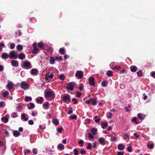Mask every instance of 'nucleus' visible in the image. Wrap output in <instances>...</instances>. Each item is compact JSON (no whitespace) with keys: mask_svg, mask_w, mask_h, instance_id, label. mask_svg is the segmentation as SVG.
Wrapping results in <instances>:
<instances>
[{"mask_svg":"<svg viewBox=\"0 0 155 155\" xmlns=\"http://www.w3.org/2000/svg\"><path fill=\"white\" fill-rule=\"evenodd\" d=\"M130 135L127 134H125L124 136V140H126L127 138H129Z\"/></svg>","mask_w":155,"mask_h":155,"instance_id":"nucleus-43","label":"nucleus"},{"mask_svg":"<svg viewBox=\"0 0 155 155\" xmlns=\"http://www.w3.org/2000/svg\"><path fill=\"white\" fill-rule=\"evenodd\" d=\"M21 118L22 120L24 119L25 121H26L28 120V119L25 117V114L23 113L21 114Z\"/></svg>","mask_w":155,"mask_h":155,"instance_id":"nucleus-25","label":"nucleus"},{"mask_svg":"<svg viewBox=\"0 0 155 155\" xmlns=\"http://www.w3.org/2000/svg\"><path fill=\"white\" fill-rule=\"evenodd\" d=\"M45 77L46 80H48V79H51L53 78V75L52 74H49V72L45 74Z\"/></svg>","mask_w":155,"mask_h":155,"instance_id":"nucleus-9","label":"nucleus"},{"mask_svg":"<svg viewBox=\"0 0 155 155\" xmlns=\"http://www.w3.org/2000/svg\"><path fill=\"white\" fill-rule=\"evenodd\" d=\"M77 95L78 97L79 98L81 97V93L80 92H78L77 93Z\"/></svg>","mask_w":155,"mask_h":155,"instance_id":"nucleus-57","label":"nucleus"},{"mask_svg":"<svg viewBox=\"0 0 155 155\" xmlns=\"http://www.w3.org/2000/svg\"><path fill=\"white\" fill-rule=\"evenodd\" d=\"M91 103L93 105H95L97 104V102L95 100V99H91Z\"/></svg>","mask_w":155,"mask_h":155,"instance_id":"nucleus-35","label":"nucleus"},{"mask_svg":"<svg viewBox=\"0 0 155 155\" xmlns=\"http://www.w3.org/2000/svg\"><path fill=\"white\" fill-rule=\"evenodd\" d=\"M55 61V58L53 57H51L50 58L49 63L51 64H53L54 63Z\"/></svg>","mask_w":155,"mask_h":155,"instance_id":"nucleus-19","label":"nucleus"},{"mask_svg":"<svg viewBox=\"0 0 155 155\" xmlns=\"http://www.w3.org/2000/svg\"><path fill=\"white\" fill-rule=\"evenodd\" d=\"M132 121H134L136 124H138V122L137 121L136 118L135 117H134L132 119Z\"/></svg>","mask_w":155,"mask_h":155,"instance_id":"nucleus-52","label":"nucleus"},{"mask_svg":"<svg viewBox=\"0 0 155 155\" xmlns=\"http://www.w3.org/2000/svg\"><path fill=\"white\" fill-rule=\"evenodd\" d=\"M45 97L48 100H51L55 97V94L54 92L51 90H45L44 92Z\"/></svg>","mask_w":155,"mask_h":155,"instance_id":"nucleus-1","label":"nucleus"},{"mask_svg":"<svg viewBox=\"0 0 155 155\" xmlns=\"http://www.w3.org/2000/svg\"><path fill=\"white\" fill-rule=\"evenodd\" d=\"M9 117V115L7 114L5 117L1 118V120L5 123H7L8 121Z\"/></svg>","mask_w":155,"mask_h":155,"instance_id":"nucleus-8","label":"nucleus"},{"mask_svg":"<svg viewBox=\"0 0 155 155\" xmlns=\"http://www.w3.org/2000/svg\"><path fill=\"white\" fill-rule=\"evenodd\" d=\"M108 136L109 137V139L110 140V141L112 142H115L116 141V138L115 137H112L110 136V135H108Z\"/></svg>","mask_w":155,"mask_h":155,"instance_id":"nucleus-21","label":"nucleus"},{"mask_svg":"<svg viewBox=\"0 0 155 155\" xmlns=\"http://www.w3.org/2000/svg\"><path fill=\"white\" fill-rule=\"evenodd\" d=\"M75 76L77 78L81 79L83 77L84 72L81 71H78L76 72Z\"/></svg>","mask_w":155,"mask_h":155,"instance_id":"nucleus-5","label":"nucleus"},{"mask_svg":"<svg viewBox=\"0 0 155 155\" xmlns=\"http://www.w3.org/2000/svg\"><path fill=\"white\" fill-rule=\"evenodd\" d=\"M65 76L63 74H61L59 76V78L62 80H64L65 79Z\"/></svg>","mask_w":155,"mask_h":155,"instance_id":"nucleus-37","label":"nucleus"},{"mask_svg":"<svg viewBox=\"0 0 155 155\" xmlns=\"http://www.w3.org/2000/svg\"><path fill=\"white\" fill-rule=\"evenodd\" d=\"M23 68L25 69H28L32 68L31 64L30 62L28 61H25L23 62Z\"/></svg>","mask_w":155,"mask_h":155,"instance_id":"nucleus-4","label":"nucleus"},{"mask_svg":"<svg viewBox=\"0 0 155 155\" xmlns=\"http://www.w3.org/2000/svg\"><path fill=\"white\" fill-rule=\"evenodd\" d=\"M84 143V141L82 140H81L79 141L78 142V144L79 145H81V147H82L83 146V143Z\"/></svg>","mask_w":155,"mask_h":155,"instance_id":"nucleus-44","label":"nucleus"},{"mask_svg":"<svg viewBox=\"0 0 155 155\" xmlns=\"http://www.w3.org/2000/svg\"><path fill=\"white\" fill-rule=\"evenodd\" d=\"M8 57L10 59L12 58L16 59L18 57L17 53L14 51H11Z\"/></svg>","mask_w":155,"mask_h":155,"instance_id":"nucleus-6","label":"nucleus"},{"mask_svg":"<svg viewBox=\"0 0 155 155\" xmlns=\"http://www.w3.org/2000/svg\"><path fill=\"white\" fill-rule=\"evenodd\" d=\"M8 94V92L7 91H6L3 93L2 96L3 97H7Z\"/></svg>","mask_w":155,"mask_h":155,"instance_id":"nucleus-34","label":"nucleus"},{"mask_svg":"<svg viewBox=\"0 0 155 155\" xmlns=\"http://www.w3.org/2000/svg\"><path fill=\"white\" fill-rule=\"evenodd\" d=\"M64 49L63 48H61L59 49L61 53L63 54H64Z\"/></svg>","mask_w":155,"mask_h":155,"instance_id":"nucleus-51","label":"nucleus"},{"mask_svg":"<svg viewBox=\"0 0 155 155\" xmlns=\"http://www.w3.org/2000/svg\"><path fill=\"white\" fill-rule=\"evenodd\" d=\"M63 130V128H58L57 129V131L58 132L60 133H61L62 132V130Z\"/></svg>","mask_w":155,"mask_h":155,"instance_id":"nucleus-42","label":"nucleus"},{"mask_svg":"<svg viewBox=\"0 0 155 155\" xmlns=\"http://www.w3.org/2000/svg\"><path fill=\"white\" fill-rule=\"evenodd\" d=\"M113 72L110 70H109L107 71V76L110 77L113 75Z\"/></svg>","mask_w":155,"mask_h":155,"instance_id":"nucleus-27","label":"nucleus"},{"mask_svg":"<svg viewBox=\"0 0 155 155\" xmlns=\"http://www.w3.org/2000/svg\"><path fill=\"white\" fill-rule=\"evenodd\" d=\"M142 74V71L141 70H140L139 71L137 72V74L138 76H141Z\"/></svg>","mask_w":155,"mask_h":155,"instance_id":"nucleus-41","label":"nucleus"},{"mask_svg":"<svg viewBox=\"0 0 155 155\" xmlns=\"http://www.w3.org/2000/svg\"><path fill=\"white\" fill-rule=\"evenodd\" d=\"M112 113L111 112H110L109 113V115L107 117V118H111L112 117Z\"/></svg>","mask_w":155,"mask_h":155,"instance_id":"nucleus-64","label":"nucleus"},{"mask_svg":"<svg viewBox=\"0 0 155 155\" xmlns=\"http://www.w3.org/2000/svg\"><path fill=\"white\" fill-rule=\"evenodd\" d=\"M10 45V48L11 49H13L14 48L15 45L14 43H11Z\"/></svg>","mask_w":155,"mask_h":155,"instance_id":"nucleus-40","label":"nucleus"},{"mask_svg":"<svg viewBox=\"0 0 155 155\" xmlns=\"http://www.w3.org/2000/svg\"><path fill=\"white\" fill-rule=\"evenodd\" d=\"M85 151L84 149H81L80 151V153L82 154L85 153Z\"/></svg>","mask_w":155,"mask_h":155,"instance_id":"nucleus-61","label":"nucleus"},{"mask_svg":"<svg viewBox=\"0 0 155 155\" xmlns=\"http://www.w3.org/2000/svg\"><path fill=\"white\" fill-rule=\"evenodd\" d=\"M6 87H7L8 90H11L12 89L13 87L12 82L8 81V84L6 85Z\"/></svg>","mask_w":155,"mask_h":155,"instance_id":"nucleus-10","label":"nucleus"},{"mask_svg":"<svg viewBox=\"0 0 155 155\" xmlns=\"http://www.w3.org/2000/svg\"><path fill=\"white\" fill-rule=\"evenodd\" d=\"M72 101L74 102V104H76L77 103V101L75 98H73L72 99Z\"/></svg>","mask_w":155,"mask_h":155,"instance_id":"nucleus-62","label":"nucleus"},{"mask_svg":"<svg viewBox=\"0 0 155 155\" xmlns=\"http://www.w3.org/2000/svg\"><path fill=\"white\" fill-rule=\"evenodd\" d=\"M89 81L90 85L92 86H94V79L92 77L90 78H89Z\"/></svg>","mask_w":155,"mask_h":155,"instance_id":"nucleus-12","label":"nucleus"},{"mask_svg":"<svg viewBox=\"0 0 155 155\" xmlns=\"http://www.w3.org/2000/svg\"><path fill=\"white\" fill-rule=\"evenodd\" d=\"M101 85L103 87H106L107 86V81H104L101 83Z\"/></svg>","mask_w":155,"mask_h":155,"instance_id":"nucleus-39","label":"nucleus"},{"mask_svg":"<svg viewBox=\"0 0 155 155\" xmlns=\"http://www.w3.org/2000/svg\"><path fill=\"white\" fill-rule=\"evenodd\" d=\"M11 64L13 67H17L18 65V61L15 60H13L11 61Z\"/></svg>","mask_w":155,"mask_h":155,"instance_id":"nucleus-11","label":"nucleus"},{"mask_svg":"<svg viewBox=\"0 0 155 155\" xmlns=\"http://www.w3.org/2000/svg\"><path fill=\"white\" fill-rule=\"evenodd\" d=\"M74 87V84L72 83H69L67 86V89L70 91L73 90Z\"/></svg>","mask_w":155,"mask_h":155,"instance_id":"nucleus-7","label":"nucleus"},{"mask_svg":"<svg viewBox=\"0 0 155 155\" xmlns=\"http://www.w3.org/2000/svg\"><path fill=\"white\" fill-rule=\"evenodd\" d=\"M95 121L96 123H99L100 121V119L97 116H95L94 117Z\"/></svg>","mask_w":155,"mask_h":155,"instance_id":"nucleus-36","label":"nucleus"},{"mask_svg":"<svg viewBox=\"0 0 155 155\" xmlns=\"http://www.w3.org/2000/svg\"><path fill=\"white\" fill-rule=\"evenodd\" d=\"M114 69H117V70H119L120 68V67L118 65L115 66V67H114Z\"/></svg>","mask_w":155,"mask_h":155,"instance_id":"nucleus-60","label":"nucleus"},{"mask_svg":"<svg viewBox=\"0 0 155 155\" xmlns=\"http://www.w3.org/2000/svg\"><path fill=\"white\" fill-rule=\"evenodd\" d=\"M74 155H78V151L77 149H74Z\"/></svg>","mask_w":155,"mask_h":155,"instance_id":"nucleus-48","label":"nucleus"},{"mask_svg":"<svg viewBox=\"0 0 155 155\" xmlns=\"http://www.w3.org/2000/svg\"><path fill=\"white\" fill-rule=\"evenodd\" d=\"M32 98L31 97L26 96L25 98V101H28L31 100Z\"/></svg>","mask_w":155,"mask_h":155,"instance_id":"nucleus-32","label":"nucleus"},{"mask_svg":"<svg viewBox=\"0 0 155 155\" xmlns=\"http://www.w3.org/2000/svg\"><path fill=\"white\" fill-rule=\"evenodd\" d=\"M97 131V129L95 128H92L91 130V131L94 135H95Z\"/></svg>","mask_w":155,"mask_h":155,"instance_id":"nucleus-24","label":"nucleus"},{"mask_svg":"<svg viewBox=\"0 0 155 155\" xmlns=\"http://www.w3.org/2000/svg\"><path fill=\"white\" fill-rule=\"evenodd\" d=\"M32 152L34 155H36L38 153V150L37 148H34L32 150Z\"/></svg>","mask_w":155,"mask_h":155,"instance_id":"nucleus-30","label":"nucleus"},{"mask_svg":"<svg viewBox=\"0 0 155 155\" xmlns=\"http://www.w3.org/2000/svg\"><path fill=\"white\" fill-rule=\"evenodd\" d=\"M38 70L36 69H32L30 71V73L32 74H35L37 73Z\"/></svg>","mask_w":155,"mask_h":155,"instance_id":"nucleus-22","label":"nucleus"},{"mask_svg":"<svg viewBox=\"0 0 155 155\" xmlns=\"http://www.w3.org/2000/svg\"><path fill=\"white\" fill-rule=\"evenodd\" d=\"M17 113H13L12 117V118H15L16 117H17Z\"/></svg>","mask_w":155,"mask_h":155,"instance_id":"nucleus-47","label":"nucleus"},{"mask_svg":"<svg viewBox=\"0 0 155 155\" xmlns=\"http://www.w3.org/2000/svg\"><path fill=\"white\" fill-rule=\"evenodd\" d=\"M22 107L21 106H19L17 108V110H18L19 112H21L22 110Z\"/></svg>","mask_w":155,"mask_h":155,"instance_id":"nucleus-56","label":"nucleus"},{"mask_svg":"<svg viewBox=\"0 0 155 155\" xmlns=\"http://www.w3.org/2000/svg\"><path fill=\"white\" fill-rule=\"evenodd\" d=\"M127 150L128 151L130 152L132 151V147H127Z\"/></svg>","mask_w":155,"mask_h":155,"instance_id":"nucleus-59","label":"nucleus"},{"mask_svg":"<svg viewBox=\"0 0 155 155\" xmlns=\"http://www.w3.org/2000/svg\"><path fill=\"white\" fill-rule=\"evenodd\" d=\"M56 60H61L62 59V57L61 56H58L55 57Z\"/></svg>","mask_w":155,"mask_h":155,"instance_id":"nucleus-53","label":"nucleus"},{"mask_svg":"<svg viewBox=\"0 0 155 155\" xmlns=\"http://www.w3.org/2000/svg\"><path fill=\"white\" fill-rule=\"evenodd\" d=\"M137 116L138 118L140 120H143L144 119V118L142 116V114L141 113H139L137 114Z\"/></svg>","mask_w":155,"mask_h":155,"instance_id":"nucleus-29","label":"nucleus"},{"mask_svg":"<svg viewBox=\"0 0 155 155\" xmlns=\"http://www.w3.org/2000/svg\"><path fill=\"white\" fill-rule=\"evenodd\" d=\"M88 136L89 138L90 139H93L94 138V136L91 133H89Z\"/></svg>","mask_w":155,"mask_h":155,"instance_id":"nucleus-46","label":"nucleus"},{"mask_svg":"<svg viewBox=\"0 0 155 155\" xmlns=\"http://www.w3.org/2000/svg\"><path fill=\"white\" fill-rule=\"evenodd\" d=\"M44 45L41 42L38 43V47L41 49H43V48Z\"/></svg>","mask_w":155,"mask_h":155,"instance_id":"nucleus-31","label":"nucleus"},{"mask_svg":"<svg viewBox=\"0 0 155 155\" xmlns=\"http://www.w3.org/2000/svg\"><path fill=\"white\" fill-rule=\"evenodd\" d=\"M43 107L44 109H47L49 107V105L48 102H46L43 104Z\"/></svg>","mask_w":155,"mask_h":155,"instance_id":"nucleus-23","label":"nucleus"},{"mask_svg":"<svg viewBox=\"0 0 155 155\" xmlns=\"http://www.w3.org/2000/svg\"><path fill=\"white\" fill-rule=\"evenodd\" d=\"M102 127L104 129L105 127H107V123H103L102 124Z\"/></svg>","mask_w":155,"mask_h":155,"instance_id":"nucleus-55","label":"nucleus"},{"mask_svg":"<svg viewBox=\"0 0 155 155\" xmlns=\"http://www.w3.org/2000/svg\"><path fill=\"white\" fill-rule=\"evenodd\" d=\"M8 55L7 53L3 52L2 54L1 57L3 59H7L8 58Z\"/></svg>","mask_w":155,"mask_h":155,"instance_id":"nucleus-14","label":"nucleus"},{"mask_svg":"<svg viewBox=\"0 0 155 155\" xmlns=\"http://www.w3.org/2000/svg\"><path fill=\"white\" fill-rule=\"evenodd\" d=\"M21 88L24 90H27L29 89L30 85L26 81H23L20 84Z\"/></svg>","mask_w":155,"mask_h":155,"instance_id":"nucleus-2","label":"nucleus"},{"mask_svg":"<svg viewBox=\"0 0 155 155\" xmlns=\"http://www.w3.org/2000/svg\"><path fill=\"white\" fill-rule=\"evenodd\" d=\"M99 141L100 144L104 145L105 143V140L103 137H101L99 139Z\"/></svg>","mask_w":155,"mask_h":155,"instance_id":"nucleus-16","label":"nucleus"},{"mask_svg":"<svg viewBox=\"0 0 155 155\" xmlns=\"http://www.w3.org/2000/svg\"><path fill=\"white\" fill-rule=\"evenodd\" d=\"M83 89V85H81L79 87V89L80 91H82Z\"/></svg>","mask_w":155,"mask_h":155,"instance_id":"nucleus-63","label":"nucleus"},{"mask_svg":"<svg viewBox=\"0 0 155 155\" xmlns=\"http://www.w3.org/2000/svg\"><path fill=\"white\" fill-rule=\"evenodd\" d=\"M91 144L90 143H89L87 146V149H91Z\"/></svg>","mask_w":155,"mask_h":155,"instance_id":"nucleus-58","label":"nucleus"},{"mask_svg":"<svg viewBox=\"0 0 155 155\" xmlns=\"http://www.w3.org/2000/svg\"><path fill=\"white\" fill-rule=\"evenodd\" d=\"M30 152L31 150H30L27 149L24 152V154L25 155H26L29 153Z\"/></svg>","mask_w":155,"mask_h":155,"instance_id":"nucleus-45","label":"nucleus"},{"mask_svg":"<svg viewBox=\"0 0 155 155\" xmlns=\"http://www.w3.org/2000/svg\"><path fill=\"white\" fill-rule=\"evenodd\" d=\"M130 70L131 72H134L137 71V68L135 66H131V67L130 68Z\"/></svg>","mask_w":155,"mask_h":155,"instance_id":"nucleus-20","label":"nucleus"},{"mask_svg":"<svg viewBox=\"0 0 155 155\" xmlns=\"http://www.w3.org/2000/svg\"><path fill=\"white\" fill-rule=\"evenodd\" d=\"M153 144H151L150 146H149V143H148L147 145V147H150V149H152L153 148Z\"/></svg>","mask_w":155,"mask_h":155,"instance_id":"nucleus-54","label":"nucleus"},{"mask_svg":"<svg viewBox=\"0 0 155 155\" xmlns=\"http://www.w3.org/2000/svg\"><path fill=\"white\" fill-rule=\"evenodd\" d=\"M30 106L28 107V109H31V108H33L35 107V104L34 103H30Z\"/></svg>","mask_w":155,"mask_h":155,"instance_id":"nucleus-38","label":"nucleus"},{"mask_svg":"<svg viewBox=\"0 0 155 155\" xmlns=\"http://www.w3.org/2000/svg\"><path fill=\"white\" fill-rule=\"evenodd\" d=\"M39 50L38 48H34L32 51V52L33 54L37 53L38 52Z\"/></svg>","mask_w":155,"mask_h":155,"instance_id":"nucleus-28","label":"nucleus"},{"mask_svg":"<svg viewBox=\"0 0 155 155\" xmlns=\"http://www.w3.org/2000/svg\"><path fill=\"white\" fill-rule=\"evenodd\" d=\"M16 48L17 49L22 50L23 49V47L21 45H18L17 46Z\"/></svg>","mask_w":155,"mask_h":155,"instance_id":"nucleus-33","label":"nucleus"},{"mask_svg":"<svg viewBox=\"0 0 155 155\" xmlns=\"http://www.w3.org/2000/svg\"><path fill=\"white\" fill-rule=\"evenodd\" d=\"M28 123L29 124L32 125L34 124V122L31 120H29L28 121Z\"/></svg>","mask_w":155,"mask_h":155,"instance_id":"nucleus-50","label":"nucleus"},{"mask_svg":"<svg viewBox=\"0 0 155 155\" xmlns=\"http://www.w3.org/2000/svg\"><path fill=\"white\" fill-rule=\"evenodd\" d=\"M57 148L59 150H62L64 149V146L63 144L61 143L60 144L58 145Z\"/></svg>","mask_w":155,"mask_h":155,"instance_id":"nucleus-17","label":"nucleus"},{"mask_svg":"<svg viewBox=\"0 0 155 155\" xmlns=\"http://www.w3.org/2000/svg\"><path fill=\"white\" fill-rule=\"evenodd\" d=\"M61 97L64 102L67 104H68L71 100L70 96L69 94L62 95Z\"/></svg>","mask_w":155,"mask_h":155,"instance_id":"nucleus-3","label":"nucleus"},{"mask_svg":"<svg viewBox=\"0 0 155 155\" xmlns=\"http://www.w3.org/2000/svg\"><path fill=\"white\" fill-rule=\"evenodd\" d=\"M5 105V104L3 102H0V107H2L4 106Z\"/></svg>","mask_w":155,"mask_h":155,"instance_id":"nucleus-49","label":"nucleus"},{"mask_svg":"<svg viewBox=\"0 0 155 155\" xmlns=\"http://www.w3.org/2000/svg\"><path fill=\"white\" fill-rule=\"evenodd\" d=\"M25 54L21 53L19 54L18 57L20 60H23L25 58Z\"/></svg>","mask_w":155,"mask_h":155,"instance_id":"nucleus-13","label":"nucleus"},{"mask_svg":"<svg viewBox=\"0 0 155 155\" xmlns=\"http://www.w3.org/2000/svg\"><path fill=\"white\" fill-rule=\"evenodd\" d=\"M13 135L15 137H17L20 135V133L18 131L15 130L13 132Z\"/></svg>","mask_w":155,"mask_h":155,"instance_id":"nucleus-15","label":"nucleus"},{"mask_svg":"<svg viewBox=\"0 0 155 155\" xmlns=\"http://www.w3.org/2000/svg\"><path fill=\"white\" fill-rule=\"evenodd\" d=\"M52 122L54 124L57 125L59 124L58 120L57 119H54L52 120Z\"/></svg>","mask_w":155,"mask_h":155,"instance_id":"nucleus-26","label":"nucleus"},{"mask_svg":"<svg viewBox=\"0 0 155 155\" xmlns=\"http://www.w3.org/2000/svg\"><path fill=\"white\" fill-rule=\"evenodd\" d=\"M118 149L119 150H123L125 148V147L122 144H120L118 145Z\"/></svg>","mask_w":155,"mask_h":155,"instance_id":"nucleus-18","label":"nucleus"}]
</instances>
